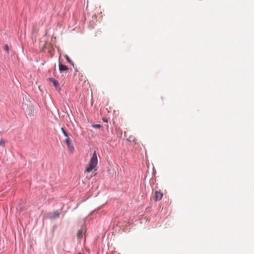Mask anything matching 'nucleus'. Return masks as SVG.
<instances>
[{
	"mask_svg": "<svg viewBox=\"0 0 254 254\" xmlns=\"http://www.w3.org/2000/svg\"><path fill=\"white\" fill-rule=\"evenodd\" d=\"M64 57L65 58L66 60H67V61L70 64H72L73 66L74 65V64H73V62L69 59V58L68 57V56L67 55H65L64 56Z\"/></svg>",
	"mask_w": 254,
	"mask_h": 254,
	"instance_id": "obj_6",
	"label": "nucleus"
},
{
	"mask_svg": "<svg viewBox=\"0 0 254 254\" xmlns=\"http://www.w3.org/2000/svg\"><path fill=\"white\" fill-rule=\"evenodd\" d=\"M59 70L61 73L64 72V71H67L68 70V67H67V66L64 65L62 64H59Z\"/></svg>",
	"mask_w": 254,
	"mask_h": 254,
	"instance_id": "obj_4",
	"label": "nucleus"
},
{
	"mask_svg": "<svg viewBox=\"0 0 254 254\" xmlns=\"http://www.w3.org/2000/svg\"><path fill=\"white\" fill-rule=\"evenodd\" d=\"M78 254H81L79 253H78Z\"/></svg>",
	"mask_w": 254,
	"mask_h": 254,
	"instance_id": "obj_15",
	"label": "nucleus"
},
{
	"mask_svg": "<svg viewBox=\"0 0 254 254\" xmlns=\"http://www.w3.org/2000/svg\"><path fill=\"white\" fill-rule=\"evenodd\" d=\"M92 127L94 128H100L101 127V126L100 125H99V124H95V125H93L92 126Z\"/></svg>",
	"mask_w": 254,
	"mask_h": 254,
	"instance_id": "obj_10",
	"label": "nucleus"
},
{
	"mask_svg": "<svg viewBox=\"0 0 254 254\" xmlns=\"http://www.w3.org/2000/svg\"><path fill=\"white\" fill-rule=\"evenodd\" d=\"M49 80L53 83L54 86H55L56 88H57L59 86V84L57 80L52 78H49Z\"/></svg>",
	"mask_w": 254,
	"mask_h": 254,
	"instance_id": "obj_5",
	"label": "nucleus"
},
{
	"mask_svg": "<svg viewBox=\"0 0 254 254\" xmlns=\"http://www.w3.org/2000/svg\"><path fill=\"white\" fill-rule=\"evenodd\" d=\"M31 111H33V108H31Z\"/></svg>",
	"mask_w": 254,
	"mask_h": 254,
	"instance_id": "obj_14",
	"label": "nucleus"
},
{
	"mask_svg": "<svg viewBox=\"0 0 254 254\" xmlns=\"http://www.w3.org/2000/svg\"><path fill=\"white\" fill-rule=\"evenodd\" d=\"M83 230H80L78 231L77 233V236L78 238H81L82 237Z\"/></svg>",
	"mask_w": 254,
	"mask_h": 254,
	"instance_id": "obj_7",
	"label": "nucleus"
},
{
	"mask_svg": "<svg viewBox=\"0 0 254 254\" xmlns=\"http://www.w3.org/2000/svg\"><path fill=\"white\" fill-rule=\"evenodd\" d=\"M3 49L6 51L7 53H8L9 51V48L7 45H5L3 48Z\"/></svg>",
	"mask_w": 254,
	"mask_h": 254,
	"instance_id": "obj_11",
	"label": "nucleus"
},
{
	"mask_svg": "<svg viewBox=\"0 0 254 254\" xmlns=\"http://www.w3.org/2000/svg\"><path fill=\"white\" fill-rule=\"evenodd\" d=\"M5 141L4 139L1 138L0 139V146H4Z\"/></svg>",
	"mask_w": 254,
	"mask_h": 254,
	"instance_id": "obj_9",
	"label": "nucleus"
},
{
	"mask_svg": "<svg viewBox=\"0 0 254 254\" xmlns=\"http://www.w3.org/2000/svg\"><path fill=\"white\" fill-rule=\"evenodd\" d=\"M61 130H62L63 133L64 132V131H65L63 127L61 128Z\"/></svg>",
	"mask_w": 254,
	"mask_h": 254,
	"instance_id": "obj_13",
	"label": "nucleus"
},
{
	"mask_svg": "<svg viewBox=\"0 0 254 254\" xmlns=\"http://www.w3.org/2000/svg\"><path fill=\"white\" fill-rule=\"evenodd\" d=\"M63 133L64 134V135L65 137H68L67 133L65 131H64V132Z\"/></svg>",
	"mask_w": 254,
	"mask_h": 254,
	"instance_id": "obj_12",
	"label": "nucleus"
},
{
	"mask_svg": "<svg viewBox=\"0 0 254 254\" xmlns=\"http://www.w3.org/2000/svg\"><path fill=\"white\" fill-rule=\"evenodd\" d=\"M98 163L97 156L96 151H95L92 157L90 158L89 163L86 167L85 172L89 173L92 171L97 166Z\"/></svg>",
	"mask_w": 254,
	"mask_h": 254,
	"instance_id": "obj_1",
	"label": "nucleus"
},
{
	"mask_svg": "<svg viewBox=\"0 0 254 254\" xmlns=\"http://www.w3.org/2000/svg\"><path fill=\"white\" fill-rule=\"evenodd\" d=\"M163 196V194L160 191H156L154 196V199L155 201H158L161 199Z\"/></svg>",
	"mask_w": 254,
	"mask_h": 254,
	"instance_id": "obj_3",
	"label": "nucleus"
},
{
	"mask_svg": "<svg viewBox=\"0 0 254 254\" xmlns=\"http://www.w3.org/2000/svg\"><path fill=\"white\" fill-rule=\"evenodd\" d=\"M59 215H60V214H59V213L58 211H55V212H54V214H53V216L52 218L53 219H55L56 218H58V217H59Z\"/></svg>",
	"mask_w": 254,
	"mask_h": 254,
	"instance_id": "obj_8",
	"label": "nucleus"
},
{
	"mask_svg": "<svg viewBox=\"0 0 254 254\" xmlns=\"http://www.w3.org/2000/svg\"><path fill=\"white\" fill-rule=\"evenodd\" d=\"M65 142L68 147V150L72 152L74 150L73 146L71 145V140L70 137H67L65 140Z\"/></svg>",
	"mask_w": 254,
	"mask_h": 254,
	"instance_id": "obj_2",
	"label": "nucleus"
}]
</instances>
